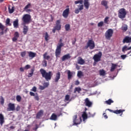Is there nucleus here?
Segmentation results:
<instances>
[{
  "label": "nucleus",
  "instance_id": "1",
  "mask_svg": "<svg viewBox=\"0 0 131 131\" xmlns=\"http://www.w3.org/2000/svg\"><path fill=\"white\" fill-rule=\"evenodd\" d=\"M40 72L43 78H45L47 81L51 80L52 79V76H53V74L52 72H49L48 73L46 71L43 69H41L40 70Z\"/></svg>",
  "mask_w": 131,
  "mask_h": 131
},
{
  "label": "nucleus",
  "instance_id": "2",
  "mask_svg": "<svg viewBox=\"0 0 131 131\" xmlns=\"http://www.w3.org/2000/svg\"><path fill=\"white\" fill-rule=\"evenodd\" d=\"M23 23L21 25H26L31 22V15L29 14H24L21 18Z\"/></svg>",
  "mask_w": 131,
  "mask_h": 131
},
{
  "label": "nucleus",
  "instance_id": "3",
  "mask_svg": "<svg viewBox=\"0 0 131 131\" xmlns=\"http://www.w3.org/2000/svg\"><path fill=\"white\" fill-rule=\"evenodd\" d=\"M64 46V43L61 42L59 43L57 46L56 49L55 50V56L56 58H60V55H61V49L62 47Z\"/></svg>",
  "mask_w": 131,
  "mask_h": 131
},
{
  "label": "nucleus",
  "instance_id": "4",
  "mask_svg": "<svg viewBox=\"0 0 131 131\" xmlns=\"http://www.w3.org/2000/svg\"><path fill=\"white\" fill-rule=\"evenodd\" d=\"M104 36L106 39L108 40H110L111 39V37L113 36V29H108L105 33Z\"/></svg>",
  "mask_w": 131,
  "mask_h": 131
},
{
  "label": "nucleus",
  "instance_id": "5",
  "mask_svg": "<svg viewBox=\"0 0 131 131\" xmlns=\"http://www.w3.org/2000/svg\"><path fill=\"white\" fill-rule=\"evenodd\" d=\"M118 15L119 18H120V19H124L126 16V11L125 10V9H120L118 11Z\"/></svg>",
  "mask_w": 131,
  "mask_h": 131
},
{
  "label": "nucleus",
  "instance_id": "6",
  "mask_svg": "<svg viewBox=\"0 0 131 131\" xmlns=\"http://www.w3.org/2000/svg\"><path fill=\"white\" fill-rule=\"evenodd\" d=\"M102 58V52L100 51L98 54H95L93 56V60H94V62L95 63H97L98 62H100L101 61V58Z\"/></svg>",
  "mask_w": 131,
  "mask_h": 131
},
{
  "label": "nucleus",
  "instance_id": "7",
  "mask_svg": "<svg viewBox=\"0 0 131 131\" xmlns=\"http://www.w3.org/2000/svg\"><path fill=\"white\" fill-rule=\"evenodd\" d=\"M86 49L90 48V50H93L95 48V42L93 40H89L87 46L85 47Z\"/></svg>",
  "mask_w": 131,
  "mask_h": 131
},
{
  "label": "nucleus",
  "instance_id": "8",
  "mask_svg": "<svg viewBox=\"0 0 131 131\" xmlns=\"http://www.w3.org/2000/svg\"><path fill=\"white\" fill-rule=\"evenodd\" d=\"M82 120L81 118L80 117L79 119H77V115H75L73 117V122L76 125L77 124H80L81 123Z\"/></svg>",
  "mask_w": 131,
  "mask_h": 131
},
{
  "label": "nucleus",
  "instance_id": "9",
  "mask_svg": "<svg viewBox=\"0 0 131 131\" xmlns=\"http://www.w3.org/2000/svg\"><path fill=\"white\" fill-rule=\"evenodd\" d=\"M16 110L15 104L9 103L8 105L7 111H15Z\"/></svg>",
  "mask_w": 131,
  "mask_h": 131
},
{
  "label": "nucleus",
  "instance_id": "10",
  "mask_svg": "<svg viewBox=\"0 0 131 131\" xmlns=\"http://www.w3.org/2000/svg\"><path fill=\"white\" fill-rule=\"evenodd\" d=\"M84 104L87 107H91L93 106V102L88 98L84 99Z\"/></svg>",
  "mask_w": 131,
  "mask_h": 131
},
{
  "label": "nucleus",
  "instance_id": "11",
  "mask_svg": "<svg viewBox=\"0 0 131 131\" xmlns=\"http://www.w3.org/2000/svg\"><path fill=\"white\" fill-rule=\"evenodd\" d=\"M131 42V37L127 36L123 40V43H129Z\"/></svg>",
  "mask_w": 131,
  "mask_h": 131
},
{
  "label": "nucleus",
  "instance_id": "12",
  "mask_svg": "<svg viewBox=\"0 0 131 131\" xmlns=\"http://www.w3.org/2000/svg\"><path fill=\"white\" fill-rule=\"evenodd\" d=\"M82 10H83V5H78V8L75 9V14H78Z\"/></svg>",
  "mask_w": 131,
  "mask_h": 131
},
{
  "label": "nucleus",
  "instance_id": "13",
  "mask_svg": "<svg viewBox=\"0 0 131 131\" xmlns=\"http://www.w3.org/2000/svg\"><path fill=\"white\" fill-rule=\"evenodd\" d=\"M69 8H67L64 10L62 13V16L64 18H67L69 15Z\"/></svg>",
  "mask_w": 131,
  "mask_h": 131
},
{
  "label": "nucleus",
  "instance_id": "14",
  "mask_svg": "<svg viewBox=\"0 0 131 131\" xmlns=\"http://www.w3.org/2000/svg\"><path fill=\"white\" fill-rule=\"evenodd\" d=\"M61 20H58L56 21V26L54 27L56 30H61Z\"/></svg>",
  "mask_w": 131,
  "mask_h": 131
},
{
  "label": "nucleus",
  "instance_id": "15",
  "mask_svg": "<svg viewBox=\"0 0 131 131\" xmlns=\"http://www.w3.org/2000/svg\"><path fill=\"white\" fill-rule=\"evenodd\" d=\"M101 5L103 6L105 8L106 10L109 8V7L108 6V1L106 0L102 1L101 2Z\"/></svg>",
  "mask_w": 131,
  "mask_h": 131
},
{
  "label": "nucleus",
  "instance_id": "16",
  "mask_svg": "<svg viewBox=\"0 0 131 131\" xmlns=\"http://www.w3.org/2000/svg\"><path fill=\"white\" fill-rule=\"evenodd\" d=\"M28 54L29 55V57H30V60H32V59H33L36 56V53H34L33 52L30 51L28 52Z\"/></svg>",
  "mask_w": 131,
  "mask_h": 131
},
{
  "label": "nucleus",
  "instance_id": "17",
  "mask_svg": "<svg viewBox=\"0 0 131 131\" xmlns=\"http://www.w3.org/2000/svg\"><path fill=\"white\" fill-rule=\"evenodd\" d=\"M18 38H19V33H18V32H15L14 37L12 38V40L13 41H16Z\"/></svg>",
  "mask_w": 131,
  "mask_h": 131
},
{
  "label": "nucleus",
  "instance_id": "18",
  "mask_svg": "<svg viewBox=\"0 0 131 131\" xmlns=\"http://www.w3.org/2000/svg\"><path fill=\"white\" fill-rule=\"evenodd\" d=\"M84 6L87 10L90 8V2L89 0H84Z\"/></svg>",
  "mask_w": 131,
  "mask_h": 131
},
{
  "label": "nucleus",
  "instance_id": "19",
  "mask_svg": "<svg viewBox=\"0 0 131 131\" xmlns=\"http://www.w3.org/2000/svg\"><path fill=\"white\" fill-rule=\"evenodd\" d=\"M70 58H71V56H70V54H68L63 55L61 58V60L62 61H65V60H68V59H70Z\"/></svg>",
  "mask_w": 131,
  "mask_h": 131
},
{
  "label": "nucleus",
  "instance_id": "20",
  "mask_svg": "<svg viewBox=\"0 0 131 131\" xmlns=\"http://www.w3.org/2000/svg\"><path fill=\"white\" fill-rule=\"evenodd\" d=\"M5 123V117L2 114H0V124L1 125H3Z\"/></svg>",
  "mask_w": 131,
  "mask_h": 131
},
{
  "label": "nucleus",
  "instance_id": "21",
  "mask_svg": "<svg viewBox=\"0 0 131 131\" xmlns=\"http://www.w3.org/2000/svg\"><path fill=\"white\" fill-rule=\"evenodd\" d=\"M60 75H60L59 72H58L56 73V77L54 79L55 82H58V81H59V79H60Z\"/></svg>",
  "mask_w": 131,
  "mask_h": 131
},
{
  "label": "nucleus",
  "instance_id": "22",
  "mask_svg": "<svg viewBox=\"0 0 131 131\" xmlns=\"http://www.w3.org/2000/svg\"><path fill=\"white\" fill-rule=\"evenodd\" d=\"M13 26L14 28H18L19 27V19H16L13 21Z\"/></svg>",
  "mask_w": 131,
  "mask_h": 131
},
{
  "label": "nucleus",
  "instance_id": "23",
  "mask_svg": "<svg viewBox=\"0 0 131 131\" xmlns=\"http://www.w3.org/2000/svg\"><path fill=\"white\" fill-rule=\"evenodd\" d=\"M43 58L44 59V60H50V59H51V56L50 55H48V52H45L43 54Z\"/></svg>",
  "mask_w": 131,
  "mask_h": 131
},
{
  "label": "nucleus",
  "instance_id": "24",
  "mask_svg": "<svg viewBox=\"0 0 131 131\" xmlns=\"http://www.w3.org/2000/svg\"><path fill=\"white\" fill-rule=\"evenodd\" d=\"M57 118H58V116H57V115H56V114L53 113L52 114L51 116L50 117V119L51 120L56 121V120H57Z\"/></svg>",
  "mask_w": 131,
  "mask_h": 131
},
{
  "label": "nucleus",
  "instance_id": "25",
  "mask_svg": "<svg viewBox=\"0 0 131 131\" xmlns=\"http://www.w3.org/2000/svg\"><path fill=\"white\" fill-rule=\"evenodd\" d=\"M24 28H23V33L24 34H27V32H28V26H26V25H23Z\"/></svg>",
  "mask_w": 131,
  "mask_h": 131
},
{
  "label": "nucleus",
  "instance_id": "26",
  "mask_svg": "<svg viewBox=\"0 0 131 131\" xmlns=\"http://www.w3.org/2000/svg\"><path fill=\"white\" fill-rule=\"evenodd\" d=\"M43 35L45 37V39L46 41H49V40L50 39V35H49V34L48 32H45L44 34H43Z\"/></svg>",
  "mask_w": 131,
  "mask_h": 131
},
{
  "label": "nucleus",
  "instance_id": "27",
  "mask_svg": "<svg viewBox=\"0 0 131 131\" xmlns=\"http://www.w3.org/2000/svg\"><path fill=\"white\" fill-rule=\"evenodd\" d=\"M117 64L112 63V67H111L110 69L111 72H113V71L115 70V69L117 68Z\"/></svg>",
  "mask_w": 131,
  "mask_h": 131
},
{
  "label": "nucleus",
  "instance_id": "28",
  "mask_svg": "<svg viewBox=\"0 0 131 131\" xmlns=\"http://www.w3.org/2000/svg\"><path fill=\"white\" fill-rule=\"evenodd\" d=\"M84 63V60H83L81 57H79L78 59V63L80 64V65H83Z\"/></svg>",
  "mask_w": 131,
  "mask_h": 131
},
{
  "label": "nucleus",
  "instance_id": "29",
  "mask_svg": "<svg viewBox=\"0 0 131 131\" xmlns=\"http://www.w3.org/2000/svg\"><path fill=\"white\" fill-rule=\"evenodd\" d=\"M124 111L125 110H117L116 111H114V113L115 114H120L121 113V115H122V113L124 112Z\"/></svg>",
  "mask_w": 131,
  "mask_h": 131
},
{
  "label": "nucleus",
  "instance_id": "30",
  "mask_svg": "<svg viewBox=\"0 0 131 131\" xmlns=\"http://www.w3.org/2000/svg\"><path fill=\"white\" fill-rule=\"evenodd\" d=\"M43 114V111L40 110L36 115V118H40Z\"/></svg>",
  "mask_w": 131,
  "mask_h": 131
},
{
  "label": "nucleus",
  "instance_id": "31",
  "mask_svg": "<svg viewBox=\"0 0 131 131\" xmlns=\"http://www.w3.org/2000/svg\"><path fill=\"white\" fill-rule=\"evenodd\" d=\"M82 117L83 118V121H84V120L86 119H88V114L85 112H83V114H82Z\"/></svg>",
  "mask_w": 131,
  "mask_h": 131
},
{
  "label": "nucleus",
  "instance_id": "32",
  "mask_svg": "<svg viewBox=\"0 0 131 131\" xmlns=\"http://www.w3.org/2000/svg\"><path fill=\"white\" fill-rule=\"evenodd\" d=\"M76 92H77L78 93V94H80V92H81V88H80L79 87L75 88V90L74 91V94H76Z\"/></svg>",
  "mask_w": 131,
  "mask_h": 131
},
{
  "label": "nucleus",
  "instance_id": "33",
  "mask_svg": "<svg viewBox=\"0 0 131 131\" xmlns=\"http://www.w3.org/2000/svg\"><path fill=\"white\" fill-rule=\"evenodd\" d=\"M105 104H107V105H111L112 103H114V101L111 99H110L108 100L105 101Z\"/></svg>",
  "mask_w": 131,
  "mask_h": 131
},
{
  "label": "nucleus",
  "instance_id": "34",
  "mask_svg": "<svg viewBox=\"0 0 131 131\" xmlns=\"http://www.w3.org/2000/svg\"><path fill=\"white\" fill-rule=\"evenodd\" d=\"M99 74L101 76H104L106 75V72L104 70H100Z\"/></svg>",
  "mask_w": 131,
  "mask_h": 131
},
{
  "label": "nucleus",
  "instance_id": "35",
  "mask_svg": "<svg viewBox=\"0 0 131 131\" xmlns=\"http://www.w3.org/2000/svg\"><path fill=\"white\" fill-rule=\"evenodd\" d=\"M8 10L10 14H12V13H14V7L9 6L8 7Z\"/></svg>",
  "mask_w": 131,
  "mask_h": 131
},
{
  "label": "nucleus",
  "instance_id": "36",
  "mask_svg": "<svg viewBox=\"0 0 131 131\" xmlns=\"http://www.w3.org/2000/svg\"><path fill=\"white\" fill-rule=\"evenodd\" d=\"M64 100L65 101H69V102H70V101H71V99H70V95H66L65 96Z\"/></svg>",
  "mask_w": 131,
  "mask_h": 131
},
{
  "label": "nucleus",
  "instance_id": "37",
  "mask_svg": "<svg viewBox=\"0 0 131 131\" xmlns=\"http://www.w3.org/2000/svg\"><path fill=\"white\" fill-rule=\"evenodd\" d=\"M10 22H11V20H10V18H7L6 20V25H8L9 26H11L12 24L10 23Z\"/></svg>",
  "mask_w": 131,
  "mask_h": 131
},
{
  "label": "nucleus",
  "instance_id": "38",
  "mask_svg": "<svg viewBox=\"0 0 131 131\" xmlns=\"http://www.w3.org/2000/svg\"><path fill=\"white\" fill-rule=\"evenodd\" d=\"M122 30H123V31H126V30H127V25H123L122 27Z\"/></svg>",
  "mask_w": 131,
  "mask_h": 131
},
{
  "label": "nucleus",
  "instance_id": "39",
  "mask_svg": "<svg viewBox=\"0 0 131 131\" xmlns=\"http://www.w3.org/2000/svg\"><path fill=\"white\" fill-rule=\"evenodd\" d=\"M68 79H71V78L72 77V73H71V72H70V71H68Z\"/></svg>",
  "mask_w": 131,
  "mask_h": 131
},
{
  "label": "nucleus",
  "instance_id": "40",
  "mask_svg": "<svg viewBox=\"0 0 131 131\" xmlns=\"http://www.w3.org/2000/svg\"><path fill=\"white\" fill-rule=\"evenodd\" d=\"M42 65L43 67H47V65H48V63L47 62V60H43L42 61Z\"/></svg>",
  "mask_w": 131,
  "mask_h": 131
},
{
  "label": "nucleus",
  "instance_id": "41",
  "mask_svg": "<svg viewBox=\"0 0 131 131\" xmlns=\"http://www.w3.org/2000/svg\"><path fill=\"white\" fill-rule=\"evenodd\" d=\"M65 29L66 31H68L70 29V25L67 24L65 25Z\"/></svg>",
  "mask_w": 131,
  "mask_h": 131
},
{
  "label": "nucleus",
  "instance_id": "42",
  "mask_svg": "<svg viewBox=\"0 0 131 131\" xmlns=\"http://www.w3.org/2000/svg\"><path fill=\"white\" fill-rule=\"evenodd\" d=\"M83 3V0H79V1H75V5H77V4H80V5H82Z\"/></svg>",
  "mask_w": 131,
  "mask_h": 131
},
{
  "label": "nucleus",
  "instance_id": "43",
  "mask_svg": "<svg viewBox=\"0 0 131 131\" xmlns=\"http://www.w3.org/2000/svg\"><path fill=\"white\" fill-rule=\"evenodd\" d=\"M16 99L17 102H21V97L20 95L16 96Z\"/></svg>",
  "mask_w": 131,
  "mask_h": 131
},
{
  "label": "nucleus",
  "instance_id": "44",
  "mask_svg": "<svg viewBox=\"0 0 131 131\" xmlns=\"http://www.w3.org/2000/svg\"><path fill=\"white\" fill-rule=\"evenodd\" d=\"M122 51L123 53H125L126 51H127V46H124L122 49Z\"/></svg>",
  "mask_w": 131,
  "mask_h": 131
},
{
  "label": "nucleus",
  "instance_id": "45",
  "mask_svg": "<svg viewBox=\"0 0 131 131\" xmlns=\"http://www.w3.org/2000/svg\"><path fill=\"white\" fill-rule=\"evenodd\" d=\"M31 7V4L29 3L25 8L24 10H27L28 9H30Z\"/></svg>",
  "mask_w": 131,
  "mask_h": 131
},
{
  "label": "nucleus",
  "instance_id": "46",
  "mask_svg": "<svg viewBox=\"0 0 131 131\" xmlns=\"http://www.w3.org/2000/svg\"><path fill=\"white\" fill-rule=\"evenodd\" d=\"M1 103L2 105H4V104H5V99H4L3 96H1Z\"/></svg>",
  "mask_w": 131,
  "mask_h": 131
},
{
  "label": "nucleus",
  "instance_id": "47",
  "mask_svg": "<svg viewBox=\"0 0 131 131\" xmlns=\"http://www.w3.org/2000/svg\"><path fill=\"white\" fill-rule=\"evenodd\" d=\"M77 76L78 77H81V76H83L82 72L81 71H78L77 73Z\"/></svg>",
  "mask_w": 131,
  "mask_h": 131
},
{
  "label": "nucleus",
  "instance_id": "48",
  "mask_svg": "<svg viewBox=\"0 0 131 131\" xmlns=\"http://www.w3.org/2000/svg\"><path fill=\"white\" fill-rule=\"evenodd\" d=\"M20 56H21V57L23 58H24V57H25V56H26V51H24L20 53Z\"/></svg>",
  "mask_w": 131,
  "mask_h": 131
},
{
  "label": "nucleus",
  "instance_id": "49",
  "mask_svg": "<svg viewBox=\"0 0 131 131\" xmlns=\"http://www.w3.org/2000/svg\"><path fill=\"white\" fill-rule=\"evenodd\" d=\"M108 21H109V17H106L104 20V23H105V24H108Z\"/></svg>",
  "mask_w": 131,
  "mask_h": 131
},
{
  "label": "nucleus",
  "instance_id": "50",
  "mask_svg": "<svg viewBox=\"0 0 131 131\" xmlns=\"http://www.w3.org/2000/svg\"><path fill=\"white\" fill-rule=\"evenodd\" d=\"M43 85L45 86V89H46V88H48V86H49V85H50V83L49 82H44L43 84Z\"/></svg>",
  "mask_w": 131,
  "mask_h": 131
},
{
  "label": "nucleus",
  "instance_id": "51",
  "mask_svg": "<svg viewBox=\"0 0 131 131\" xmlns=\"http://www.w3.org/2000/svg\"><path fill=\"white\" fill-rule=\"evenodd\" d=\"M34 99L36 100V101H39V97H38L37 93H36L34 96Z\"/></svg>",
  "mask_w": 131,
  "mask_h": 131
},
{
  "label": "nucleus",
  "instance_id": "52",
  "mask_svg": "<svg viewBox=\"0 0 131 131\" xmlns=\"http://www.w3.org/2000/svg\"><path fill=\"white\" fill-rule=\"evenodd\" d=\"M0 29L2 30V31H4L5 30V26L2 24V23H0Z\"/></svg>",
  "mask_w": 131,
  "mask_h": 131
},
{
  "label": "nucleus",
  "instance_id": "53",
  "mask_svg": "<svg viewBox=\"0 0 131 131\" xmlns=\"http://www.w3.org/2000/svg\"><path fill=\"white\" fill-rule=\"evenodd\" d=\"M103 25H104V22H103V21H100V23H99L98 24V27H102V26H103Z\"/></svg>",
  "mask_w": 131,
  "mask_h": 131
},
{
  "label": "nucleus",
  "instance_id": "54",
  "mask_svg": "<svg viewBox=\"0 0 131 131\" xmlns=\"http://www.w3.org/2000/svg\"><path fill=\"white\" fill-rule=\"evenodd\" d=\"M37 89L35 86H33V88L31 90L32 92H34V93H36Z\"/></svg>",
  "mask_w": 131,
  "mask_h": 131
},
{
  "label": "nucleus",
  "instance_id": "55",
  "mask_svg": "<svg viewBox=\"0 0 131 131\" xmlns=\"http://www.w3.org/2000/svg\"><path fill=\"white\" fill-rule=\"evenodd\" d=\"M30 67H31L30 65L27 64L25 67L24 69H26V70H28V69H29Z\"/></svg>",
  "mask_w": 131,
  "mask_h": 131
},
{
  "label": "nucleus",
  "instance_id": "56",
  "mask_svg": "<svg viewBox=\"0 0 131 131\" xmlns=\"http://www.w3.org/2000/svg\"><path fill=\"white\" fill-rule=\"evenodd\" d=\"M33 70H31V73H29V75L28 77H31V76H32V75H33Z\"/></svg>",
  "mask_w": 131,
  "mask_h": 131
},
{
  "label": "nucleus",
  "instance_id": "57",
  "mask_svg": "<svg viewBox=\"0 0 131 131\" xmlns=\"http://www.w3.org/2000/svg\"><path fill=\"white\" fill-rule=\"evenodd\" d=\"M126 57H127L126 55H121V58L123 60H124V59H125V58H126Z\"/></svg>",
  "mask_w": 131,
  "mask_h": 131
},
{
  "label": "nucleus",
  "instance_id": "58",
  "mask_svg": "<svg viewBox=\"0 0 131 131\" xmlns=\"http://www.w3.org/2000/svg\"><path fill=\"white\" fill-rule=\"evenodd\" d=\"M39 90H41V91L45 90V89H46V88L44 86H41L40 85L39 87Z\"/></svg>",
  "mask_w": 131,
  "mask_h": 131
},
{
  "label": "nucleus",
  "instance_id": "59",
  "mask_svg": "<svg viewBox=\"0 0 131 131\" xmlns=\"http://www.w3.org/2000/svg\"><path fill=\"white\" fill-rule=\"evenodd\" d=\"M30 95L31 97H34L35 96V94L32 92H30Z\"/></svg>",
  "mask_w": 131,
  "mask_h": 131
},
{
  "label": "nucleus",
  "instance_id": "60",
  "mask_svg": "<svg viewBox=\"0 0 131 131\" xmlns=\"http://www.w3.org/2000/svg\"><path fill=\"white\" fill-rule=\"evenodd\" d=\"M89 117H94L95 116V114H91V113H89Z\"/></svg>",
  "mask_w": 131,
  "mask_h": 131
},
{
  "label": "nucleus",
  "instance_id": "61",
  "mask_svg": "<svg viewBox=\"0 0 131 131\" xmlns=\"http://www.w3.org/2000/svg\"><path fill=\"white\" fill-rule=\"evenodd\" d=\"M20 106H19V105H17V106L16 107V111H19V110H20Z\"/></svg>",
  "mask_w": 131,
  "mask_h": 131
},
{
  "label": "nucleus",
  "instance_id": "62",
  "mask_svg": "<svg viewBox=\"0 0 131 131\" xmlns=\"http://www.w3.org/2000/svg\"><path fill=\"white\" fill-rule=\"evenodd\" d=\"M75 85H78V84H79V80L75 81Z\"/></svg>",
  "mask_w": 131,
  "mask_h": 131
},
{
  "label": "nucleus",
  "instance_id": "63",
  "mask_svg": "<svg viewBox=\"0 0 131 131\" xmlns=\"http://www.w3.org/2000/svg\"><path fill=\"white\" fill-rule=\"evenodd\" d=\"M105 114H106V113H103V115L104 118L105 119H107V118H108V116H107V115H105Z\"/></svg>",
  "mask_w": 131,
  "mask_h": 131
},
{
  "label": "nucleus",
  "instance_id": "64",
  "mask_svg": "<svg viewBox=\"0 0 131 131\" xmlns=\"http://www.w3.org/2000/svg\"><path fill=\"white\" fill-rule=\"evenodd\" d=\"M25 11H26V12L27 13H29V12H31V9H26V10H24Z\"/></svg>",
  "mask_w": 131,
  "mask_h": 131
}]
</instances>
